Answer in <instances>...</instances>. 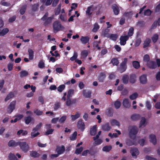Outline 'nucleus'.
<instances>
[{
	"label": "nucleus",
	"instance_id": "6e6d98bb",
	"mask_svg": "<svg viewBox=\"0 0 160 160\" xmlns=\"http://www.w3.org/2000/svg\"><path fill=\"white\" fill-rule=\"evenodd\" d=\"M66 116H63L62 117L59 119V122L61 123H63L65 121L66 119Z\"/></svg>",
	"mask_w": 160,
	"mask_h": 160
},
{
	"label": "nucleus",
	"instance_id": "4be33fe9",
	"mask_svg": "<svg viewBox=\"0 0 160 160\" xmlns=\"http://www.w3.org/2000/svg\"><path fill=\"white\" fill-rule=\"evenodd\" d=\"M56 150L58 154H60L64 152L65 150L64 147L63 146H62L61 147H58L57 148Z\"/></svg>",
	"mask_w": 160,
	"mask_h": 160
},
{
	"label": "nucleus",
	"instance_id": "1a4fd4ad",
	"mask_svg": "<svg viewBox=\"0 0 160 160\" xmlns=\"http://www.w3.org/2000/svg\"><path fill=\"white\" fill-rule=\"evenodd\" d=\"M106 37L109 38L111 40L115 41L118 38V35L117 34H107L105 35Z\"/></svg>",
	"mask_w": 160,
	"mask_h": 160
},
{
	"label": "nucleus",
	"instance_id": "f03ea898",
	"mask_svg": "<svg viewBox=\"0 0 160 160\" xmlns=\"http://www.w3.org/2000/svg\"><path fill=\"white\" fill-rule=\"evenodd\" d=\"M53 28L55 31L57 32L63 30L64 28L59 22L56 21L53 23Z\"/></svg>",
	"mask_w": 160,
	"mask_h": 160
},
{
	"label": "nucleus",
	"instance_id": "aec40b11",
	"mask_svg": "<svg viewBox=\"0 0 160 160\" xmlns=\"http://www.w3.org/2000/svg\"><path fill=\"white\" fill-rule=\"evenodd\" d=\"M9 32L7 28H5L2 30H0V36H3L6 35Z\"/></svg>",
	"mask_w": 160,
	"mask_h": 160
},
{
	"label": "nucleus",
	"instance_id": "6e6552de",
	"mask_svg": "<svg viewBox=\"0 0 160 160\" xmlns=\"http://www.w3.org/2000/svg\"><path fill=\"white\" fill-rule=\"evenodd\" d=\"M128 37L127 36H122L120 38V43L121 45H124L126 41L128 39Z\"/></svg>",
	"mask_w": 160,
	"mask_h": 160
},
{
	"label": "nucleus",
	"instance_id": "b1692460",
	"mask_svg": "<svg viewBox=\"0 0 160 160\" xmlns=\"http://www.w3.org/2000/svg\"><path fill=\"white\" fill-rule=\"evenodd\" d=\"M28 52L29 53V58L30 60H32L34 57V52L32 49H28Z\"/></svg>",
	"mask_w": 160,
	"mask_h": 160
},
{
	"label": "nucleus",
	"instance_id": "7ed1b4c3",
	"mask_svg": "<svg viewBox=\"0 0 160 160\" xmlns=\"http://www.w3.org/2000/svg\"><path fill=\"white\" fill-rule=\"evenodd\" d=\"M20 149L24 152H27L29 149V146L28 143L25 142H18Z\"/></svg>",
	"mask_w": 160,
	"mask_h": 160
},
{
	"label": "nucleus",
	"instance_id": "e2e57ef3",
	"mask_svg": "<svg viewBox=\"0 0 160 160\" xmlns=\"http://www.w3.org/2000/svg\"><path fill=\"white\" fill-rule=\"evenodd\" d=\"M149 60V57L148 54L145 55L143 57V61L144 62H147Z\"/></svg>",
	"mask_w": 160,
	"mask_h": 160
},
{
	"label": "nucleus",
	"instance_id": "69168bd1",
	"mask_svg": "<svg viewBox=\"0 0 160 160\" xmlns=\"http://www.w3.org/2000/svg\"><path fill=\"white\" fill-rule=\"evenodd\" d=\"M60 18L61 21H65L67 20L66 16L65 15H61L60 16Z\"/></svg>",
	"mask_w": 160,
	"mask_h": 160
},
{
	"label": "nucleus",
	"instance_id": "49530a36",
	"mask_svg": "<svg viewBox=\"0 0 160 160\" xmlns=\"http://www.w3.org/2000/svg\"><path fill=\"white\" fill-rule=\"evenodd\" d=\"M8 157L10 160H17V158L13 153H10Z\"/></svg>",
	"mask_w": 160,
	"mask_h": 160
},
{
	"label": "nucleus",
	"instance_id": "412c9836",
	"mask_svg": "<svg viewBox=\"0 0 160 160\" xmlns=\"http://www.w3.org/2000/svg\"><path fill=\"white\" fill-rule=\"evenodd\" d=\"M110 122L111 125L112 126H116L119 127L120 126L119 122L115 119H112L110 121Z\"/></svg>",
	"mask_w": 160,
	"mask_h": 160
},
{
	"label": "nucleus",
	"instance_id": "2f4dec72",
	"mask_svg": "<svg viewBox=\"0 0 160 160\" xmlns=\"http://www.w3.org/2000/svg\"><path fill=\"white\" fill-rule=\"evenodd\" d=\"M83 94L84 97L87 98H90L91 97V93L89 92H87L86 90H84Z\"/></svg>",
	"mask_w": 160,
	"mask_h": 160
},
{
	"label": "nucleus",
	"instance_id": "ea45409f",
	"mask_svg": "<svg viewBox=\"0 0 160 160\" xmlns=\"http://www.w3.org/2000/svg\"><path fill=\"white\" fill-rule=\"evenodd\" d=\"M28 73L27 71L23 70L21 71L20 73V76L21 77H23L28 75Z\"/></svg>",
	"mask_w": 160,
	"mask_h": 160
},
{
	"label": "nucleus",
	"instance_id": "5fc2aeb1",
	"mask_svg": "<svg viewBox=\"0 0 160 160\" xmlns=\"http://www.w3.org/2000/svg\"><path fill=\"white\" fill-rule=\"evenodd\" d=\"M136 77L135 75H133L130 77V82L132 83H134L136 81Z\"/></svg>",
	"mask_w": 160,
	"mask_h": 160
},
{
	"label": "nucleus",
	"instance_id": "338daca9",
	"mask_svg": "<svg viewBox=\"0 0 160 160\" xmlns=\"http://www.w3.org/2000/svg\"><path fill=\"white\" fill-rule=\"evenodd\" d=\"M155 11L158 12L160 10V2H158L157 4V5L155 8Z\"/></svg>",
	"mask_w": 160,
	"mask_h": 160
},
{
	"label": "nucleus",
	"instance_id": "a211bd4d",
	"mask_svg": "<svg viewBox=\"0 0 160 160\" xmlns=\"http://www.w3.org/2000/svg\"><path fill=\"white\" fill-rule=\"evenodd\" d=\"M97 130V125H95L93 126L90 130V134L91 135L93 136L96 134Z\"/></svg>",
	"mask_w": 160,
	"mask_h": 160
},
{
	"label": "nucleus",
	"instance_id": "4c0bfd02",
	"mask_svg": "<svg viewBox=\"0 0 160 160\" xmlns=\"http://www.w3.org/2000/svg\"><path fill=\"white\" fill-rule=\"evenodd\" d=\"M113 65L117 66L118 65L119 63V62L117 58H113L112 59L111 61Z\"/></svg>",
	"mask_w": 160,
	"mask_h": 160
},
{
	"label": "nucleus",
	"instance_id": "052dcab7",
	"mask_svg": "<svg viewBox=\"0 0 160 160\" xmlns=\"http://www.w3.org/2000/svg\"><path fill=\"white\" fill-rule=\"evenodd\" d=\"M70 98H67V99L66 105L67 106H70L72 103Z\"/></svg>",
	"mask_w": 160,
	"mask_h": 160
},
{
	"label": "nucleus",
	"instance_id": "72a5a7b5",
	"mask_svg": "<svg viewBox=\"0 0 160 160\" xmlns=\"http://www.w3.org/2000/svg\"><path fill=\"white\" fill-rule=\"evenodd\" d=\"M78 57V54L77 52H74L73 56L70 58V60L72 61L74 60L76 61V60H77V58Z\"/></svg>",
	"mask_w": 160,
	"mask_h": 160
},
{
	"label": "nucleus",
	"instance_id": "774afa93",
	"mask_svg": "<svg viewBox=\"0 0 160 160\" xmlns=\"http://www.w3.org/2000/svg\"><path fill=\"white\" fill-rule=\"evenodd\" d=\"M34 112L37 115H40L42 114L43 112L40 110L37 109L34 111Z\"/></svg>",
	"mask_w": 160,
	"mask_h": 160
},
{
	"label": "nucleus",
	"instance_id": "a19ab883",
	"mask_svg": "<svg viewBox=\"0 0 160 160\" xmlns=\"http://www.w3.org/2000/svg\"><path fill=\"white\" fill-rule=\"evenodd\" d=\"M133 27H131L129 30L127 36H128V37L132 36L133 33Z\"/></svg>",
	"mask_w": 160,
	"mask_h": 160
},
{
	"label": "nucleus",
	"instance_id": "f3484780",
	"mask_svg": "<svg viewBox=\"0 0 160 160\" xmlns=\"http://www.w3.org/2000/svg\"><path fill=\"white\" fill-rule=\"evenodd\" d=\"M102 129L106 131H109L111 129V127L110 126L109 123H107L102 126Z\"/></svg>",
	"mask_w": 160,
	"mask_h": 160
},
{
	"label": "nucleus",
	"instance_id": "cd10ccee",
	"mask_svg": "<svg viewBox=\"0 0 160 160\" xmlns=\"http://www.w3.org/2000/svg\"><path fill=\"white\" fill-rule=\"evenodd\" d=\"M14 96V94L12 92L9 93L5 99V101H7Z\"/></svg>",
	"mask_w": 160,
	"mask_h": 160
},
{
	"label": "nucleus",
	"instance_id": "8fccbe9b",
	"mask_svg": "<svg viewBox=\"0 0 160 160\" xmlns=\"http://www.w3.org/2000/svg\"><path fill=\"white\" fill-rule=\"evenodd\" d=\"M61 10V5H58L57 8L55 9V13L56 15H58L59 13Z\"/></svg>",
	"mask_w": 160,
	"mask_h": 160
},
{
	"label": "nucleus",
	"instance_id": "3c124183",
	"mask_svg": "<svg viewBox=\"0 0 160 160\" xmlns=\"http://www.w3.org/2000/svg\"><path fill=\"white\" fill-rule=\"evenodd\" d=\"M99 28V26L98 25L97 23H95L94 26V28H93L92 31L93 32H96L98 31Z\"/></svg>",
	"mask_w": 160,
	"mask_h": 160
},
{
	"label": "nucleus",
	"instance_id": "473e14b6",
	"mask_svg": "<svg viewBox=\"0 0 160 160\" xmlns=\"http://www.w3.org/2000/svg\"><path fill=\"white\" fill-rule=\"evenodd\" d=\"M114 105L116 109L119 108L121 106V102L118 100L115 102Z\"/></svg>",
	"mask_w": 160,
	"mask_h": 160
},
{
	"label": "nucleus",
	"instance_id": "79ce46f5",
	"mask_svg": "<svg viewBox=\"0 0 160 160\" xmlns=\"http://www.w3.org/2000/svg\"><path fill=\"white\" fill-rule=\"evenodd\" d=\"M77 136V132H75L70 136V140L72 141L75 140Z\"/></svg>",
	"mask_w": 160,
	"mask_h": 160
},
{
	"label": "nucleus",
	"instance_id": "c85d7f7f",
	"mask_svg": "<svg viewBox=\"0 0 160 160\" xmlns=\"http://www.w3.org/2000/svg\"><path fill=\"white\" fill-rule=\"evenodd\" d=\"M30 155L32 157L34 158L38 157L40 155L37 152L33 151L30 152Z\"/></svg>",
	"mask_w": 160,
	"mask_h": 160
},
{
	"label": "nucleus",
	"instance_id": "a18cd8bd",
	"mask_svg": "<svg viewBox=\"0 0 160 160\" xmlns=\"http://www.w3.org/2000/svg\"><path fill=\"white\" fill-rule=\"evenodd\" d=\"M140 118V116L138 114H134L131 116V119L133 121L136 120Z\"/></svg>",
	"mask_w": 160,
	"mask_h": 160
},
{
	"label": "nucleus",
	"instance_id": "680f3d73",
	"mask_svg": "<svg viewBox=\"0 0 160 160\" xmlns=\"http://www.w3.org/2000/svg\"><path fill=\"white\" fill-rule=\"evenodd\" d=\"M88 51L87 50H83L81 52L82 55L84 57H86L88 55Z\"/></svg>",
	"mask_w": 160,
	"mask_h": 160
},
{
	"label": "nucleus",
	"instance_id": "37998d69",
	"mask_svg": "<svg viewBox=\"0 0 160 160\" xmlns=\"http://www.w3.org/2000/svg\"><path fill=\"white\" fill-rule=\"evenodd\" d=\"M122 81L123 83L127 84L128 82V75H124L122 78Z\"/></svg>",
	"mask_w": 160,
	"mask_h": 160
},
{
	"label": "nucleus",
	"instance_id": "13d9d810",
	"mask_svg": "<svg viewBox=\"0 0 160 160\" xmlns=\"http://www.w3.org/2000/svg\"><path fill=\"white\" fill-rule=\"evenodd\" d=\"M138 96V94L136 93H135L130 95L129 97L131 99L133 100L136 99L137 97Z\"/></svg>",
	"mask_w": 160,
	"mask_h": 160
},
{
	"label": "nucleus",
	"instance_id": "393cba45",
	"mask_svg": "<svg viewBox=\"0 0 160 160\" xmlns=\"http://www.w3.org/2000/svg\"><path fill=\"white\" fill-rule=\"evenodd\" d=\"M112 148V146L111 145L106 146L103 148L102 150L104 152H109Z\"/></svg>",
	"mask_w": 160,
	"mask_h": 160
},
{
	"label": "nucleus",
	"instance_id": "e433bc0d",
	"mask_svg": "<svg viewBox=\"0 0 160 160\" xmlns=\"http://www.w3.org/2000/svg\"><path fill=\"white\" fill-rule=\"evenodd\" d=\"M132 65L136 69L140 67L139 62L137 61H134L132 62Z\"/></svg>",
	"mask_w": 160,
	"mask_h": 160
},
{
	"label": "nucleus",
	"instance_id": "7c9ffc66",
	"mask_svg": "<svg viewBox=\"0 0 160 160\" xmlns=\"http://www.w3.org/2000/svg\"><path fill=\"white\" fill-rule=\"evenodd\" d=\"M105 75L104 73H101L99 75V77L98 78V80L100 82H103V80L105 78Z\"/></svg>",
	"mask_w": 160,
	"mask_h": 160
},
{
	"label": "nucleus",
	"instance_id": "2eb2a0df",
	"mask_svg": "<svg viewBox=\"0 0 160 160\" xmlns=\"http://www.w3.org/2000/svg\"><path fill=\"white\" fill-rule=\"evenodd\" d=\"M147 66L149 68L151 69H154L157 67L156 63L153 61H150L148 62Z\"/></svg>",
	"mask_w": 160,
	"mask_h": 160
},
{
	"label": "nucleus",
	"instance_id": "58836bf2",
	"mask_svg": "<svg viewBox=\"0 0 160 160\" xmlns=\"http://www.w3.org/2000/svg\"><path fill=\"white\" fill-rule=\"evenodd\" d=\"M74 93V90L72 89H70L68 92L67 98H71Z\"/></svg>",
	"mask_w": 160,
	"mask_h": 160
},
{
	"label": "nucleus",
	"instance_id": "bf43d9fd",
	"mask_svg": "<svg viewBox=\"0 0 160 160\" xmlns=\"http://www.w3.org/2000/svg\"><path fill=\"white\" fill-rule=\"evenodd\" d=\"M83 148L82 147H80V148H78L76 149L75 151V153L77 154H80L82 151Z\"/></svg>",
	"mask_w": 160,
	"mask_h": 160
},
{
	"label": "nucleus",
	"instance_id": "09e8293b",
	"mask_svg": "<svg viewBox=\"0 0 160 160\" xmlns=\"http://www.w3.org/2000/svg\"><path fill=\"white\" fill-rule=\"evenodd\" d=\"M24 120L26 124H28L31 121V117L29 116L26 117L24 118Z\"/></svg>",
	"mask_w": 160,
	"mask_h": 160
},
{
	"label": "nucleus",
	"instance_id": "c756f323",
	"mask_svg": "<svg viewBox=\"0 0 160 160\" xmlns=\"http://www.w3.org/2000/svg\"><path fill=\"white\" fill-rule=\"evenodd\" d=\"M15 117L14 119V121L17 122V121H19L23 117V115L22 114H18L15 116Z\"/></svg>",
	"mask_w": 160,
	"mask_h": 160
},
{
	"label": "nucleus",
	"instance_id": "0eeeda50",
	"mask_svg": "<svg viewBox=\"0 0 160 160\" xmlns=\"http://www.w3.org/2000/svg\"><path fill=\"white\" fill-rule=\"evenodd\" d=\"M97 7L93 5H92L88 7L86 11V14L88 15H91L92 12L96 10Z\"/></svg>",
	"mask_w": 160,
	"mask_h": 160
},
{
	"label": "nucleus",
	"instance_id": "6ab92c4d",
	"mask_svg": "<svg viewBox=\"0 0 160 160\" xmlns=\"http://www.w3.org/2000/svg\"><path fill=\"white\" fill-rule=\"evenodd\" d=\"M140 81L141 83H145L147 81L146 76L145 75H142L140 77Z\"/></svg>",
	"mask_w": 160,
	"mask_h": 160
},
{
	"label": "nucleus",
	"instance_id": "0e129e2a",
	"mask_svg": "<svg viewBox=\"0 0 160 160\" xmlns=\"http://www.w3.org/2000/svg\"><path fill=\"white\" fill-rule=\"evenodd\" d=\"M38 66L40 68H43L44 67V62L43 61H40L38 63Z\"/></svg>",
	"mask_w": 160,
	"mask_h": 160
},
{
	"label": "nucleus",
	"instance_id": "a878e982",
	"mask_svg": "<svg viewBox=\"0 0 160 160\" xmlns=\"http://www.w3.org/2000/svg\"><path fill=\"white\" fill-rule=\"evenodd\" d=\"M151 42V40L149 38H147L144 42L143 44V48H145L148 47Z\"/></svg>",
	"mask_w": 160,
	"mask_h": 160
},
{
	"label": "nucleus",
	"instance_id": "f8f14e48",
	"mask_svg": "<svg viewBox=\"0 0 160 160\" xmlns=\"http://www.w3.org/2000/svg\"><path fill=\"white\" fill-rule=\"evenodd\" d=\"M39 134V133L36 129V128H34L31 133V138H33L37 136Z\"/></svg>",
	"mask_w": 160,
	"mask_h": 160
},
{
	"label": "nucleus",
	"instance_id": "bb28decb",
	"mask_svg": "<svg viewBox=\"0 0 160 160\" xmlns=\"http://www.w3.org/2000/svg\"><path fill=\"white\" fill-rule=\"evenodd\" d=\"M146 125V119L144 118H142L140 122L139 127H144Z\"/></svg>",
	"mask_w": 160,
	"mask_h": 160
},
{
	"label": "nucleus",
	"instance_id": "423d86ee",
	"mask_svg": "<svg viewBox=\"0 0 160 160\" xmlns=\"http://www.w3.org/2000/svg\"><path fill=\"white\" fill-rule=\"evenodd\" d=\"M16 102L13 101L10 104L7 108V112L8 113H11L15 108Z\"/></svg>",
	"mask_w": 160,
	"mask_h": 160
},
{
	"label": "nucleus",
	"instance_id": "f257e3e1",
	"mask_svg": "<svg viewBox=\"0 0 160 160\" xmlns=\"http://www.w3.org/2000/svg\"><path fill=\"white\" fill-rule=\"evenodd\" d=\"M129 135L131 138H133L135 137V135L138 132V129L136 126H131L128 127Z\"/></svg>",
	"mask_w": 160,
	"mask_h": 160
},
{
	"label": "nucleus",
	"instance_id": "ddd939ff",
	"mask_svg": "<svg viewBox=\"0 0 160 160\" xmlns=\"http://www.w3.org/2000/svg\"><path fill=\"white\" fill-rule=\"evenodd\" d=\"M89 40V38L88 36H82L80 39V41L83 44H85L88 42Z\"/></svg>",
	"mask_w": 160,
	"mask_h": 160
},
{
	"label": "nucleus",
	"instance_id": "4d7b16f0",
	"mask_svg": "<svg viewBox=\"0 0 160 160\" xmlns=\"http://www.w3.org/2000/svg\"><path fill=\"white\" fill-rule=\"evenodd\" d=\"M95 141L94 142L93 144L95 145H99L101 144L102 142V140L100 139H98L97 140L96 139Z\"/></svg>",
	"mask_w": 160,
	"mask_h": 160
},
{
	"label": "nucleus",
	"instance_id": "f704fd0d",
	"mask_svg": "<svg viewBox=\"0 0 160 160\" xmlns=\"http://www.w3.org/2000/svg\"><path fill=\"white\" fill-rule=\"evenodd\" d=\"M80 116V114L78 112H77L75 115H72L71 116L72 120L74 121L76 119L78 118Z\"/></svg>",
	"mask_w": 160,
	"mask_h": 160
},
{
	"label": "nucleus",
	"instance_id": "9d476101",
	"mask_svg": "<svg viewBox=\"0 0 160 160\" xmlns=\"http://www.w3.org/2000/svg\"><path fill=\"white\" fill-rule=\"evenodd\" d=\"M149 141L153 144L155 145L157 143V139L156 136L153 134H151L149 135Z\"/></svg>",
	"mask_w": 160,
	"mask_h": 160
},
{
	"label": "nucleus",
	"instance_id": "9b49d317",
	"mask_svg": "<svg viewBox=\"0 0 160 160\" xmlns=\"http://www.w3.org/2000/svg\"><path fill=\"white\" fill-rule=\"evenodd\" d=\"M84 122L82 120H80L78 122L77 127L78 129L83 131L84 129Z\"/></svg>",
	"mask_w": 160,
	"mask_h": 160
},
{
	"label": "nucleus",
	"instance_id": "c03bdc74",
	"mask_svg": "<svg viewBox=\"0 0 160 160\" xmlns=\"http://www.w3.org/2000/svg\"><path fill=\"white\" fill-rule=\"evenodd\" d=\"M65 86L64 85H61L57 88V90L58 92H61L65 89Z\"/></svg>",
	"mask_w": 160,
	"mask_h": 160
},
{
	"label": "nucleus",
	"instance_id": "39448f33",
	"mask_svg": "<svg viewBox=\"0 0 160 160\" xmlns=\"http://www.w3.org/2000/svg\"><path fill=\"white\" fill-rule=\"evenodd\" d=\"M127 61V58H125L124 59L123 61L121 64L119 68V70L121 72H123L126 70L127 68L126 63Z\"/></svg>",
	"mask_w": 160,
	"mask_h": 160
},
{
	"label": "nucleus",
	"instance_id": "dca6fc26",
	"mask_svg": "<svg viewBox=\"0 0 160 160\" xmlns=\"http://www.w3.org/2000/svg\"><path fill=\"white\" fill-rule=\"evenodd\" d=\"M122 104L125 108H129L130 106V103L128 99H124L123 100Z\"/></svg>",
	"mask_w": 160,
	"mask_h": 160
},
{
	"label": "nucleus",
	"instance_id": "4468645a",
	"mask_svg": "<svg viewBox=\"0 0 160 160\" xmlns=\"http://www.w3.org/2000/svg\"><path fill=\"white\" fill-rule=\"evenodd\" d=\"M112 8L115 14L118 15L119 12V9L117 5L114 4L112 5Z\"/></svg>",
	"mask_w": 160,
	"mask_h": 160
},
{
	"label": "nucleus",
	"instance_id": "de8ad7c7",
	"mask_svg": "<svg viewBox=\"0 0 160 160\" xmlns=\"http://www.w3.org/2000/svg\"><path fill=\"white\" fill-rule=\"evenodd\" d=\"M8 145L9 147L15 146H17L16 143L13 140H11L8 143Z\"/></svg>",
	"mask_w": 160,
	"mask_h": 160
},
{
	"label": "nucleus",
	"instance_id": "20e7f679",
	"mask_svg": "<svg viewBox=\"0 0 160 160\" xmlns=\"http://www.w3.org/2000/svg\"><path fill=\"white\" fill-rule=\"evenodd\" d=\"M130 152L132 157L135 159L137 158L139 154V152L138 149L136 148H131Z\"/></svg>",
	"mask_w": 160,
	"mask_h": 160
},
{
	"label": "nucleus",
	"instance_id": "603ef678",
	"mask_svg": "<svg viewBox=\"0 0 160 160\" xmlns=\"http://www.w3.org/2000/svg\"><path fill=\"white\" fill-rule=\"evenodd\" d=\"M26 6H23L20 9L19 12L21 14H23L26 10Z\"/></svg>",
	"mask_w": 160,
	"mask_h": 160
},
{
	"label": "nucleus",
	"instance_id": "5701e85b",
	"mask_svg": "<svg viewBox=\"0 0 160 160\" xmlns=\"http://www.w3.org/2000/svg\"><path fill=\"white\" fill-rule=\"evenodd\" d=\"M101 41H96L93 43V45L94 49H97L98 50L100 49V47L98 46V44L100 43Z\"/></svg>",
	"mask_w": 160,
	"mask_h": 160
},
{
	"label": "nucleus",
	"instance_id": "864d4df0",
	"mask_svg": "<svg viewBox=\"0 0 160 160\" xmlns=\"http://www.w3.org/2000/svg\"><path fill=\"white\" fill-rule=\"evenodd\" d=\"M126 144L129 146H132L134 145V143L129 139H127L126 141Z\"/></svg>",
	"mask_w": 160,
	"mask_h": 160
},
{
	"label": "nucleus",
	"instance_id": "c9c22d12",
	"mask_svg": "<svg viewBox=\"0 0 160 160\" xmlns=\"http://www.w3.org/2000/svg\"><path fill=\"white\" fill-rule=\"evenodd\" d=\"M158 38V35L156 33L154 34L152 38V41L154 42H156Z\"/></svg>",
	"mask_w": 160,
	"mask_h": 160
}]
</instances>
